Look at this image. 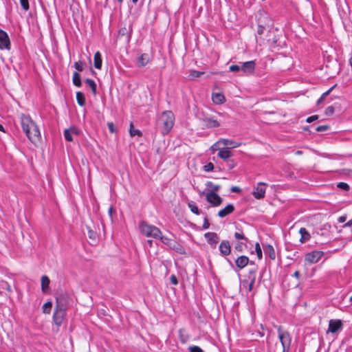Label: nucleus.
Here are the masks:
<instances>
[{
	"label": "nucleus",
	"instance_id": "obj_19",
	"mask_svg": "<svg viewBox=\"0 0 352 352\" xmlns=\"http://www.w3.org/2000/svg\"><path fill=\"white\" fill-rule=\"evenodd\" d=\"M234 206L232 204H228L224 208L220 210L218 212V216L221 218L226 217L234 211Z\"/></svg>",
	"mask_w": 352,
	"mask_h": 352
},
{
	"label": "nucleus",
	"instance_id": "obj_35",
	"mask_svg": "<svg viewBox=\"0 0 352 352\" xmlns=\"http://www.w3.org/2000/svg\"><path fill=\"white\" fill-rule=\"evenodd\" d=\"M247 243L245 241H238L234 245V250L238 252H242L243 248H247Z\"/></svg>",
	"mask_w": 352,
	"mask_h": 352
},
{
	"label": "nucleus",
	"instance_id": "obj_52",
	"mask_svg": "<svg viewBox=\"0 0 352 352\" xmlns=\"http://www.w3.org/2000/svg\"><path fill=\"white\" fill-rule=\"evenodd\" d=\"M189 352H204V351L198 346H190L188 347Z\"/></svg>",
	"mask_w": 352,
	"mask_h": 352
},
{
	"label": "nucleus",
	"instance_id": "obj_32",
	"mask_svg": "<svg viewBox=\"0 0 352 352\" xmlns=\"http://www.w3.org/2000/svg\"><path fill=\"white\" fill-rule=\"evenodd\" d=\"M285 41H281L280 38H274L272 40L271 47L273 48H278V50L284 45Z\"/></svg>",
	"mask_w": 352,
	"mask_h": 352
},
{
	"label": "nucleus",
	"instance_id": "obj_62",
	"mask_svg": "<svg viewBox=\"0 0 352 352\" xmlns=\"http://www.w3.org/2000/svg\"><path fill=\"white\" fill-rule=\"evenodd\" d=\"M230 190L233 192H241L240 188L237 187V186H233V187L231 188Z\"/></svg>",
	"mask_w": 352,
	"mask_h": 352
},
{
	"label": "nucleus",
	"instance_id": "obj_59",
	"mask_svg": "<svg viewBox=\"0 0 352 352\" xmlns=\"http://www.w3.org/2000/svg\"><path fill=\"white\" fill-rule=\"evenodd\" d=\"M109 131L111 133H114L116 131L115 125L113 122H108L107 123Z\"/></svg>",
	"mask_w": 352,
	"mask_h": 352
},
{
	"label": "nucleus",
	"instance_id": "obj_38",
	"mask_svg": "<svg viewBox=\"0 0 352 352\" xmlns=\"http://www.w3.org/2000/svg\"><path fill=\"white\" fill-rule=\"evenodd\" d=\"M206 186L208 188L211 189L210 192H214L216 193L221 188L219 185H214L212 182L210 181L206 182Z\"/></svg>",
	"mask_w": 352,
	"mask_h": 352
},
{
	"label": "nucleus",
	"instance_id": "obj_45",
	"mask_svg": "<svg viewBox=\"0 0 352 352\" xmlns=\"http://www.w3.org/2000/svg\"><path fill=\"white\" fill-rule=\"evenodd\" d=\"M204 74V72L197 70H191L190 76L192 78H199L201 75Z\"/></svg>",
	"mask_w": 352,
	"mask_h": 352
},
{
	"label": "nucleus",
	"instance_id": "obj_58",
	"mask_svg": "<svg viewBox=\"0 0 352 352\" xmlns=\"http://www.w3.org/2000/svg\"><path fill=\"white\" fill-rule=\"evenodd\" d=\"M318 119V115H314V116H311L310 117H308L306 120V122H308V123H311L316 120Z\"/></svg>",
	"mask_w": 352,
	"mask_h": 352
},
{
	"label": "nucleus",
	"instance_id": "obj_31",
	"mask_svg": "<svg viewBox=\"0 0 352 352\" xmlns=\"http://www.w3.org/2000/svg\"><path fill=\"white\" fill-rule=\"evenodd\" d=\"M76 100L78 104L80 107H83L85 104V94L81 91L76 92Z\"/></svg>",
	"mask_w": 352,
	"mask_h": 352
},
{
	"label": "nucleus",
	"instance_id": "obj_36",
	"mask_svg": "<svg viewBox=\"0 0 352 352\" xmlns=\"http://www.w3.org/2000/svg\"><path fill=\"white\" fill-rule=\"evenodd\" d=\"M179 338L182 344H185L189 340L190 336L188 335L184 334V330L181 329L179 330Z\"/></svg>",
	"mask_w": 352,
	"mask_h": 352
},
{
	"label": "nucleus",
	"instance_id": "obj_3",
	"mask_svg": "<svg viewBox=\"0 0 352 352\" xmlns=\"http://www.w3.org/2000/svg\"><path fill=\"white\" fill-rule=\"evenodd\" d=\"M139 228L141 233L146 236L153 237L160 240L162 236V232L157 227L149 225L144 221L140 223Z\"/></svg>",
	"mask_w": 352,
	"mask_h": 352
},
{
	"label": "nucleus",
	"instance_id": "obj_55",
	"mask_svg": "<svg viewBox=\"0 0 352 352\" xmlns=\"http://www.w3.org/2000/svg\"><path fill=\"white\" fill-rule=\"evenodd\" d=\"M334 111L335 108L333 106H329L326 109L324 113L326 116H331Z\"/></svg>",
	"mask_w": 352,
	"mask_h": 352
},
{
	"label": "nucleus",
	"instance_id": "obj_39",
	"mask_svg": "<svg viewBox=\"0 0 352 352\" xmlns=\"http://www.w3.org/2000/svg\"><path fill=\"white\" fill-rule=\"evenodd\" d=\"M129 133L131 137L138 135L142 136V132L138 129H135L132 123L130 124Z\"/></svg>",
	"mask_w": 352,
	"mask_h": 352
},
{
	"label": "nucleus",
	"instance_id": "obj_9",
	"mask_svg": "<svg viewBox=\"0 0 352 352\" xmlns=\"http://www.w3.org/2000/svg\"><path fill=\"white\" fill-rule=\"evenodd\" d=\"M206 199L214 207L220 206L223 201V199L214 192H210L207 193Z\"/></svg>",
	"mask_w": 352,
	"mask_h": 352
},
{
	"label": "nucleus",
	"instance_id": "obj_5",
	"mask_svg": "<svg viewBox=\"0 0 352 352\" xmlns=\"http://www.w3.org/2000/svg\"><path fill=\"white\" fill-rule=\"evenodd\" d=\"M160 241L164 244L167 245L170 249L174 250L177 253L183 255L186 254L185 248L175 240L169 239L162 235V236L160 239Z\"/></svg>",
	"mask_w": 352,
	"mask_h": 352
},
{
	"label": "nucleus",
	"instance_id": "obj_22",
	"mask_svg": "<svg viewBox=\"0 0 352 352\" xmlns=\"http://www.w3.org/2000/svg\"><path fill=\"white\" fill-rule=\"evenodd\" d=\"M50 280L46 275L41 277V291L43 294H47L50 291Z\"/></svg>",
	"mask_w": 352,
	"mask_h": 352
},
{
	"label": "nucleus",
	"instance_id": "obj_51",
	"mask_svg": "<svg viewBox=\"0 0 352 352\" xmlns=\"http://www.w3.org/2000/svg\"><path fill=\"white\" fill-rule=\"evenodd\" d=\"M265 29H266L265 26L261 24L260 22L258 21L257 30H256L257 34L259 36H261L264 33V31L265 30Z\"/></svg>",
	"mask_w": 352,
	"mask_h": 352
},
{
	"label": "nucleus",
	"instance_id": "obj_41",
	"mask_svg": "<svg viewBox=\"0 0 352 352\" xmlns=\"http://www.w3.org/2000/svg\"><path fill=\"white\" fill-rule=\"evenodd\" d=\"M72 131L69 129H66L64 131V137L66 141L67 142H72L73 138H72Z\"/></svg>",
	"mask_w": 352,
	"mask_h": 352
},
{
	"label": "nucleus",
	"instance_id": "obj_6",
	"mask_svg": "<svg viewBox=\"0 0 352 352\" xmlns=\"http://www.w3.org/2000/svg\"><path fill=\"white\" fill-rule=\"evenodd\" d=\"M69 300V296L67 292H61L56 297L55 307L67 309Z\"/></svg>",
	"mask_w": 352,
	"mask_h": 352
},
{
	"label": "nucleus",
	"instance_id": "obj_10",
	"mask_svg": "<svg viewBox=\"0 0 352 352\" xmlns=\"http://www.w3.org/2000/svg\"><path fill=\"white\" fill-rule=\"evenodd\" d=\"M11 43L8 34L4 30L0 29V49L10 50Z\"/></svg>",
	"mask_w": 352,
	"mask_h": 352
},
{
	"label": "nucleus",
	"instance_id": "obj_44",
	"mask_svg": "<svg viewBox=\"0 0 352 352\" xmlns=\"http://www.w3.org/2000/svg\"><path fill=\"white\" fill-rule=\"evenodd\" d=\"M88 230V236L90 239H92L93 241H96L97 234L95 231L92 230L90 227H87Z\"/></svg>",
	"mask_w": 352,
	"mask_h": 352
},
{
	"label": "nucleus",
	"instance_id": "obj_28",
	"mask_svg": "<svg viewBox=\"0 0 352 352\" xmlns=\"http://www.w3.org/2000/svg\"><path fill=\"white\" fill-rule=\"evenodd\" d=\"M212 99L214 103L221 104L225 101V96L221 93L212 94Z\"/></svg>",
	"mask_w": 352,
	"mask_h": 352
},
{
	"label": "nucleus",
	"instance_id": "obj_15",
	"mask_svg": "<svg viewBox=\"0 0 352 352\" xmlns=\"http://www.w3.org/2000/svg\"><path fill=\"white\" fill-rule=\"evenodd\" d=\"M256 63L255 60H250L243 63L241 67V70L248 74H252L255 71Z\"/></svg>",
	"mask_w": 352,
	"mask_h": 352
},
{
	"label": "nucleus",
	"instance_id": "obj_23",
	"mask_svg": "<svg viewBox=\"0 0 352 352\" xmlns=\"http://www.w3.org/2000/svg\"><path fill=\"white\" fill-rule=\"evenodd\" d=\"M265 254L268 256L270 259L274 260L276 258V253L273 246L270 244L263 245Z\"/></svg>",
	"mask_w": 352,
	"mask_h": 352
},
{
	"label": "nucleus",
	"instance_id": "obj_48",
	"mask_svg": "<svg viewBox=\"0 0 352 352\" xmlns=\"http://www.w3.org/2000/svg\"><path fill=\"white\" fill-rule=\"evenodd\" d=\"M20 3L25 11H28L30 9L29 0H20Z\"/></svg>",
	"mask_w": 352,
	"mask_h": 352
},
{
	"label": "nucleus",
	"instance_id": "obj_16",
	"mask_svg": "<svg viewBox=\"0 0 352 352\" xmlns=\"http://www.w3.org/2000/svg\"><path fill=\"white\" fill-rule=\"evenodd\" d=\"M256 272H257V267H254L252 269H250L248 272V278L250 280V283L248 285V291L249 292L252 291V289L254 288V285L256 282Z\"/></svg>",
	"mask_w": 352,
	"mask_h": 352
},
{
	"label": "nucleus",
	"instance_id": "obj_43",
	"mask_svg": "<svg viewBox=\"0 0 352 352\" xmlns=\"http://www.w3.org/2000/svg\"><path fill=\"white\" fill-rule=\"evenodd\" d=\"M255 252L256 253L258 258L261 260L263 258V252L260 244L258 243H256L255 244Z\"/></svg>",
	"mask_w": 352,
	"mask_h": 352
},
{
	"label": "nucleus",
	"instance_id": "obj_25",
	"mask_svg": "<svg viewBox=\"0 0 352 352\" xmlns=\"http://www.w3.org/2000/svg\"><path fill=\"white\" fill-rule=\"evenodd\" d=\"M299 234H300V241L301 243H306L311 238V235H310L309 232L307 231V230L305 228H301L299 230Z\"/></svg>",
	"mask_w": 352,
	"mask_h": 352
},
{
	"label": "nucleus",
	"instance_id": "obj_8",
	"mask_svg": "<svg viewBox=\"0 0 352 352\" xmlns=\"http://www.w3.org/2000/svg\"><path fill=\"white\" fill-rule=\"evenodd\" d=\"M343 329V323L341 320L331 319L329 322L327 333H337Z\"/></svg>",
	"mask_w": 352,
	"mask_h": 352
},
{
	"label": "nucleus",
	"instance_id": "obj_4",
	"mask_svg": "<svg viewBox=\"0 0 352 352\" xmlns=\"http://www.w3.org/2000/svg\"><path fill=\"white\" fill-rule=\"evenodd\" d=\"M278 337L283 347L282 352H290L292 336L288 331L284 330L281 326L277 327Z\"/></svg>",
	"mask_w": 352,
	"mask_h": 352
},
{
	"label": "nucleus",
	"instance_id": "obj_60",
	"mask_svg": "<svg viewBox=\"0 0 352 352\" xmlns=\"http://www.w3.org/2000/svg\"><path fill=\"white\" fill-rule=\"evenodd\" d=\"M219 144H221V142H219V141H218V142H217L216 143H214V144L210 147V149H211L212 151H215V150H219V149H221L220 148H219V147H218V145H219Z\"/></svg>",
	"mask_w": 352,
	"mask_h": 352
},
{
	"label": "nucleus",
	"instance_id": "obj_57",
	"mask_svg": "<svg viewBox=\"0 0 352 352\" xmlns=\"http://www.w3.org/2000/svg\"><path fill=\"white\" fill-rule=\"evenodd\" d=\"M170 281L173 285H177L178 284V280L175 275L172 274L170 277Z\"/></svg>",
	"mask_w": 352,
	"mask_h": 352
},
{
	"label": "nucleus",
	"instance_id": "obj_40",
	"mask_svg": "<svg viewBox=\"0 0 352 352\" xmlns=\"http://www.w3.org/2000/svg\"><path fill=\"white\" fill-rule=\"evenodd\" d=\"M74 67L78 72H82L85 67H86V63L84 61H78L74 63Z\"/></svg>",
	"mask_w": 352,
	"mask_h": 352
},
{
	"label": "nucleus",
	"instance_id": "obj_50",
	"mask_svg": "<svg viewBox=\"0 0 352 352\" xmlns=\"http://www.w3.org/2000/svg\"><path fill=\"white\" fill-rule=\"evenodd\" d=\"M1 287L3 289L7 290L10 293L12 292L11 286L7 281H2L1 283Z\"/></svg>",
	"mask_w": 352,
	"mask_h": 352
},
{
	"label": "nucleus",
	"instance_id": "obj_7",
	"mask_svg": "<svg viewBox=\"0 0 352 352\" xmlns=\"http://www.w3.org/2000/svg\"><path fill=\"white\" fill-rule=\"evenodd\" d=\"M65 311L66 309L55 307L52 319L56 326L60 327L62 324L63 319L66 314Z\"/></svg>",
	"mask_w": 352,
	"mask_h": 352
},
{
	"label": "nucleus",
	"instance_id": "obj_12",
	"mask_svg": "<svg viewBox=\"0 0 352 352\" xmlns=\"http://www.w3.org/2000/svg\"><path fill=\"white\" fill-rule=\"evenodd\" d=\"M324 252L322 251H313L306 254L305 261L309 263H316L322 258Z\"/></svg>",
	"mask_w": 352,
	"mask_h": 352
},
{
	"label": "nucleus",
	"instance_id": "obj_46",
	"mask_svg": "<svg viewBox=\"0 0 352 352\" xmlns=\"http://www.w3.org/2000/svg\"><path fill=\"white\" fill-rule=\"evenodd\" d=\"M226 162L228 170L233 169L236 165V163L234 162V160L230 158L226 161Z\"/></svg>",
	"mask_w": 352,
	"mask_h": 352
},
{
	"label": "nucleus",
	"instance_id": "obj_18",
	"mask_svg": "<svg viewBox=\"0 0 352 352\" xmlns=\"http://www.w3.org/2000/svg\"><path fill=\"white\" fill-rule=\"evenodd\" d=\"M250 259L248 256L241 255L236 258L235 260V265L239 269H243L248 264H249Z\"/></svg>",
	"mask_w": 352,
	"mask_h": 352
},
{
	"label": "nucleus",
	"instance_id": "obj_26",
	"mask_svg": "<svg viewBox=\"0 0 352 352\" xmlns=\"http://www.w3.org/2000/svg\"><path fill=\"white\" fill-rule=\"evenodd\" d=\"M102 56L100 52H96L94 54V67L97 69H100L102 67Z\"/></svg>",
	"mask_w": 352,
	"mask_h": 352
},
{
	"label": "nucleus",
	"instance_id": "obj_54",
	"mask_svg": "<svg viewBox=\"0 0 352 352\" xmlns=\"http://www.w3.org/2000/svg\"><path fill=\"white\" fill-rule=\"evenodd\" d=\"M210 227V223L208 219V215L205 213V217L204 219V223L202 226V229L206 230L208 229Z\"/></svg>",
	"mask_w": 352,
	"mask_h": 352
},
{
	"label": "nucleus",
	"instance_id": "obj_20",
	"mask_svg": "<svg viewBox=\"0 0 352 352\" xmlns=\"http://www.w3.org/2000/svg\"><path fill=\"white\" fill-rule=\"evenodd\" d=\"M132 28L130 27L127 28L126 27L120 28L118 30V36L123 37L125 36L126 41L129 42L131 37Z\"/></svg>",
	"mask_w": 352,
	"mask_h": 352
},
{
	"label": "nucleus",
	"instance_id": "obj_33",
	"mask_svg": "<svg viewBox=\"0 0 352 352\" xmlns=\"http://www.w3.org/2000/svg\"><path fill=\"white\" fill-rule=\"evenodd\" d=\"M336 87V85H333V87H331V88H329L327 91H325L324 93H323L321 96L318 98V100H317V102L316 104L318 105L320 104H321L324 100L325 98H327V96H328L330 93L332 91V90L334 89V87Z\"/></svg>",
	"mask_w": 352,
	"mask_h": 352
},
{
	"label": "nucleus",
	"instance_id": "obj_2",
	"mask_svg": "<svg viewBox=\"0 0 352 352\" xmlns=\"http://www.w3.org/2000/svg\"><path fill=\"white\" fill-rule=\"evenodd\" d=\"M175 122V116L171 111H164L157 120V125L163 135L168 134Z\"/></svg>",
	"mask_w": 352,
	"mask_h": 352
},
{
	"label": "nucleus",
	"instance_id": "obj_63",
	"mask_svg": "<svg viewBox=\"0 0 352 352\" xmlns=\"http://www.w3.org/2000/svg\"><path fill=\"white\" fill-rule=\"evenodd\" d=\"M346 220V216H341L338 218L339 223H344Z\"/></svg>",
	"mask_w": 352,
	"mask_h": 352
},
{
	"label": "nucleus",
	"instance_id": "obj_56",
	"mask_svg": "<svg viewBox=\"0 0 352 352\" xmlns=\"http://www.w3.org/2000/svg\"><path fill=\"white\" fill-rule=\"evenodd\" d=\"M240 70H241V68L239 65H232L230 67V71L232 72H239Z\"/></svg>",
	"mask_w": 352,
	"mask_h": 352
},
{
	"label": "nucleus",
	"instance_id": "obj_17",
	"mask_svg": "<svg viewBox=\"0 0 352 352\" xmlns=\"http://www.w3.org/2000/svg\"><path fill=\"white\" fill-rule=\"evenodd\" d=\"M201 120L204 123V126L207 129L217 128L220 126L219 122L212 118L204 117Z\"/></svg>",
	"mask_w": 352,
	"mask_h": 352
},
{
	"label": "nucleus",
	"instance_id": "obj_64",
	"mask_svg": "<svg viewBox=\"0 0 352 352\" xmlns=\"http://www.w3.org/2000/svg\"><path fill=\"white\" fill-rule=\"evenodd\" d=\"M352 226V219L351 220H349L347 223H346L344 226H343V228H346V227H350Z\"/></svg>",
	"mask_w": 352,
	"mask_h": 352
},
{
	"label": "nucleus",
	"instance_id": "obj_37",
	"mask_svg": "<svg viewBox=\"0 0 352 352\" xmlns=\"http://www.w3.org/2000/svg\"><path fill=\"white\" fill-rule=\"evenodd\" d=\"M52 307V301H47L43 305V312L44 314H49L51 312V309Z\"/></svg>",
	"mask_w": 352,
	"mask_h": 352
},
{
	"label": "nucleus",
	"instance_id": "obj_11",
	"mask_svg": "<svg viewBox=\"0 0 352 352\" xmlns=\"http://www.w3.org/2000/svg\"><path fill=\"white\" fill-rule=\"evenodd\" d=\"M265 183L260 182L254 188L252 195L256 199H261L265 197Z\"/></svg>",
	"mask_w": 352,
	"mask_h": 352
},
{
	"label": "nucleus",
	"instance_id": "obj_34",
	"mask_svg": "<svg viewBox=\"0 0 352 352\" xmlns=\"http://www.w3.org/2000/svg\"><path fill=\"white\" fill-rule=\"evenodd\" d=\"M188 206L190 209V211L197 214L199 215L201 213V211L199 210L197 206H196L195 203L192 201L188 203Z\"/></svg>",
	"mask_w": 352,
	"mask_h": 352
},
{
	"label": "nucleus",
	"instance_id": "obj_27",
	"mask_svg": "<svg viewBox=\"0 0 352 352\" xmlns=\"http://www.w3.org/2000/svg\"><path fill=\"white\" fill-rule=\"evenodd\" d=\"M149 62V56L147 54H142L138 58V67H144Z\"/></svg>",
	"mask_w": 352,
	"mask_h": 352
},
{
	"label": "nucleus",
	"instance_id": "obj_42",
	"mask_svg": "<svg viewBox=\"0 0 352 352\" xmlns=\"http://www.w3.org/2000/svg\"><path fill=\"white\" fill-rule=\"evenodd\" d=\"M234 236L236 240H243L245 242L249 241V239L244 235L242 230H241V233L235 232Z\"/></svg>",
	"mask_w": 352,
	"mask_h": 352
},
{
	"label": "nucleus",
	"instance_id": "obj_1",
	"mask_svg": "<svg viewBox=\"0 0 352 352\" xmlns=\"http://www.w3.org/2000/svg\"><path fill=\"white\" fill-rule=\"evenodd\" d=\"M21 125L23 132L30 141L36 144L41 139V135L38 126L32 120L28 115L22 113L20 117Z\"/></svg>",
	"mask_w": 352,
	"mask_h": 352
},
{
	"label": "nucleus",
	"instance_id": "obj_30",
	"mask_svg": "<svg viewBox=\"0 0 352 352\" xmlns=\"http://www.w3.org/2000/svg\"><path fill=\"white\" fill-rule=\"evenodd\" d=\"M85 82L91 88L94 95L97 94V85L95 81L90 78H86Z\"/></svg>",
	"mask_w": 352,
	"mask_h": 352
},
{
	"label": "nucleus",
	"instance_id": "obj_53",
	"mask_svg": "<svg viewBox=\"0 0 352 352\" xmlns=\"http://www.w3.org/2000/svg\"><path fill=\"white\" fill-rule=\"evenodd\" d=\"M330 126L329 125H320L316 128L317 132H322L329 130Z\"/></svg>",
	"mask_w": 352,
	"mask_h": 352
},
{
	"label": "nucleus",
	"instance_id": "obj_24",
	"mask_svg": "<svg viewBox=\"0 0 352 352\" xmlns=\"http://www.w3.org/2000/svg\"><path fill=\"white\" fill-rule=\"evenodd\" d=\"M219 142H221V144H223L226 146H229L228 148H230V149L239 147V146L241 145V142H237L235 141L223 138L220 139L219 140Z\"/></svg>",
	"mask_w": 352,
	"mask_h": 352
},
{
	"label": "nucleus",
	"instance_id": "obj_29",
	"mask_svg": "<svg viewBox=\"0 0 352 352\" xmlns=\"http://www.w3.org/2000/svg\"><path fill=\"white\" fill-rule=\"evenodd\" d=\"M72 82L73 84L77 87H80L82 86L81 77L78 72H74Z\"/></svg>",
	"mask_w": 352,
	"mask_h": 352
},
{
	"label": "nucleus",
	"instance_id": "obj_13",
	"mask_svg": "<svg viewBox=\"0 0 352 352\" xmlns=\"http://www.w3.org/2000/svg\"><path fill=\"white\" fill-rule=\"evenodd\" d=\"M204 237L212 248H216L217 244L219 241V237L216 232H206L204 234Z\"/></svg>",
	"mask_w": 352,
	"mask_h": 352
},
{
	"label": "nucleus",
	"instance_id": "obj_14",
	"mask_svg": "<svg viewBox=\"0 0 352 352\" xmlns=\"http://www.w3.org/2000/svg\"><path fill=\"white\" fill-rule=\"evenodd\" d=\"M219 250L223 256H227L231 253V246L229 241L223 240L219 246Z\"/></svg>",
	"mask_w": 352,
	"mask_h": 352
},
{
	"label": "nucleus",
	"instance_id": "obj_61",
	"mask_svg": "<svg viewBox=\"0 0 352 352\" xmlns=\"http://www.w3.org/2000/svg\"><path fill=\"white\" fill-rule=\"evenodd\" d=\"M69 129L72 131V135H79V131L76 127H70Z\"/></svg>",
	"mask_w": 352,
	"mask_h": 352
},
{
	"label": "nucleus",
	"instance_id": "obj_47",
	"mask_svg": "<svg viewBox=\"0 0 352 352\" xmlns=\"http://www.w3.org/2000/svg\"><path fill=\"white\" fill-rule=\"evenodd\" d=\"M337 187L339 189H341V190H345V191H347V190H349L350 189L349 186L346 183H344V182H339L337 184Z\"/></svg>",
	"mask_w": 352,
	"mask_h": 352
},
{
	"label": "nucleus",
	"instance_id": "obj_21",
	"mask_svg": "<svg viewBox=\"0 0 352 352\" xmlns=\"http://www.w3.org/2000/svg\"><path fill=\"white\" fill-rule=\"evenodd\" d=\"M217 156L226 162L232 156V153L230 148H223L219 149Z\"/></svg>",
	"mask_w": 352,
	"mask_h": 352
},
{
	"label": "nucleus",
	"instance_id": "obj_49",
	"mask_svg": "<svg viewBox=\"0 0 352 352\" xmlns=\"http://www.w3.org/2000/svg\"><path fill=\"white\" fill-rule=\"evenodd\" d=\"M214 168V164L212 162H208L204 166L203 169L206 172H210L213 170Z\"/></svg>",
	"mask_w": 352,
	"mask_h": 352
}]
</instances>
